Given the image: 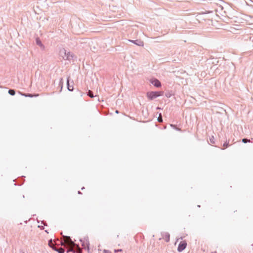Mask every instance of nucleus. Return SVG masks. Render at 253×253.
<instances>
[{"instance_id": "f257e3e1", "label": "nucleus", "mask_w": 253, "mask_h": 253, "mask_svg": "<svg viewBox=\"0 0 253 253\" xmlns=\"http://www.w3.org/2000/svg\"><path fill=\"white\" fill-rule=\"evenodd\" d=\"M162 95L163 92L162 91H148L146 94L147 98L150 100H152Z\"/></svg>"}, {"instance_id": "f03ea898", "label": "nucleus", "mask_w": 253, "mask_h": 253, "mask_svg": "<svg viewBox=\"0 0 253 253\" xmlns=\"http://www.w3.org/2000/svg\"><path fill=\"white\" fill-rule=\"evenodd\" d=\"M61 244L64 246L66 244L68 247H73L74 245H76V244L72 241L70 237L67 236H64V240L61 242Z\"/></svg>"}, {"instance_id": "7ed1b4c3", "label": "nucleus", "mask_w": 253, "mask_h": 253, "mask_svg": "<svg viewBox=\"0 0 253 253\" xmlns=\"http://www.w3.org/2000/svg\"><path fill=\"white\" fill-rule=\"evenodd\" d=\"M80 241L82 243L83 248L84 249H87L89 250V243L88 237H84V239H81Z\"/></svg>"}, {"instance_id": "20e7f679", "label": "nucleus", "mask_w": 253, "mask_h": 253, "mask_svg": "<svg viewBox=\"0 0 253 253\" xmlns=\"http://www.w3.org/2000/svg\"><path fill=\"white\" fill-rule=\"evenodd\" d=\"M187 246V243L185 241L181 242L178 245L177 251L179 252L183 251Z\"/></svg>"}, {"instance_id": "39448f33", "label": "nucleus", "mask_w": 253, "mask_h": 253, "mask_svg": "<svg viewBox=\"0 0 253 253\" xmlns=\"http://www.w3.org/2000/svg\"><path fill=\"white\" fill-rule=\"evenodd\" d=\"M150 83L155 87H160L161 86V83L159 80L157 79H152Z\"/></svg>"}, {"instance_id": "423d86ee", "label": "nucleus", "mask_w": 253, "mask_h": 253, "mask_svg": "<svg viewBox=\"0 0 253 253\" xmlns=\"http://www.w3.org/2000/svg\"><path fill=\"white\" fill-rule=\"evenodd\" d=\"M129 42L133 43L134 44L140 46H143L144 45V42L143 41H142L140 40H129Z\"/></svg>"}, {"instance_id": "0eeeda50", "label": "nucleus", "mask_w": 253, "mask_h": 253, "mask_svg": "<svg viewBox=\"0 0 253 253\" xmlns=\"http://www.w3.org/2000/svg\"><path fill=\"white\" fill-rule=\"evenodd\" d=\"M162 238L166 241L167 242H169L170 240V235L168 232H163L162 233Z\"/></svg>"}, {"instance_id": "6e6552de", "label": "nucleus", "mask_w": 253, "mask_h": 253, "mask_svg": "<svg viewBox=\"0 0 253 253\" xmlns=\"http://www.w3.org/2000/svg\"><path fill=\"white\" fill-rule=\"evenodd\" d=\"M64 53L65 54V56H63V59L65 60H71L72 58H73V56L72 55H71L70 52H68V53H66V51L64 50Z\"/></svg>"}, {"instance_id": "1a4fd4ad", "label": "nucleus", "mask_w": 253, "mask_h": 253, "mask_svg": "<svg viewBox=\"0 0 253 253\" xmlns=\"http://www.w3.org/2000/svg\"><path fill=\"white\" fill-rule=\"evenodd\" d=\"M74 247V253H82V251L78 244H76V245L73 246Z\"/></svg>"}, {"instance_id": "9d476101", "label": "nucleus", "mask_w": 253, "mask_h": 253, "mask_svg": "<svg viewBox=\"0 0 253 253\" xmlns=\"http://www.w3.org/2000/svg\"><path fill=\"white\" fill-rule=\"evenodd\" d=\"M53 250L56 251L58 253H64L65 252L64 249L61 247H56V248H53Z\"/></svg>"}, {"instance_id": "9b49d317", "label": "nucleus", "mask_w": 253, "mask_h": 253, "mask_svg": "<svg viewBox=\"0 0 253 253\" xmlns=\"http://www.w3.org/2000/svg\"><path fill=\"white\" fill-rule=\"evenodd\" d=\"M67 88H68V89L69 91H73V89H74L73 85H70V84L69 83V77H68V79H67Z\"/></svg>"}, {"instance_id": "f8f14e48", "label": "nucleus", "mask_w": 253, "mask_h": 253, "mask_svg": "<svg viewBox=\"0 0 253 253\" xmlns=\"http://www.w3.org/2000/svg\"><path fill=\"white\" fill-rule=\"evenodd\" d=\"M36 42L37 44L39 46H40L41 48L44 47V45L42 43L41 41L40 40V39L39 38L36 39Z\"/></svg>"}, {"instance_id": "ddd939ff", "label": "nucleus", "mask_w": 253, "mask_h": 253, "mask_svg": "<svg viewBox=\"0 0 253 253\" xmlns=\"http://www.w3.org/2000/svg\"><path fill=\"white\" fill-rule=\"evenodd\" d=\"M48 245L52 249L53 248H56V246L54 244V243L53 242V241L52 239H50L48 241Z\"/></svg>"}, {"instance_id": "4468645a", "label": "nucleus", "mask_w": 253, "mask_h": 253, "mask_svg": "<svg viewBox=\"0 0 253 253\" xmlns=\"http://www.w3.org/2000/svg\"><path fill=\"white\" fill-rule=\"evenodd\" d=\"M8 93L10 94L11 95H14L15 94V91L14 89H9L8 90Z\"/></svg>"}, {"instance_id": "2eb2a0df", "label": "nucleus", "mask_w": 253, "mask_h": 253, "mask_svg": "<svg viewBox=\"0 0 253 253\" xmlns=\"http://www.w3.org/2000/svg\"><path fill=\"white\" fill-rule=\"evenodd\" d=\"M242 141L243 143H247L248 142H251V140L250 139H248L247 138H243L242 139Z\"/></svg>"}, {"instance_id": "dca6fc26", "label": "nucleus", "mask_w": 253, "mask_h": 253, "mask_svg": "<svg viewBox=\"0 0 253 253\" xmlns=\"http://www.w3.org/2000/svg\"><path fill=\"white\" fill-rule=\"evenodd\" d=\"M87 95L89 96L91 98H93L94 97L93 93L92 91L89 90L87 92Z\"/></svg>"}, {"instance_id": "f3484780", "label": "nucleus", "mask_w": 253, "mask_h": 253, "mask_svg": "<svg viewBox=\"0 0 253 253\" xmlns=\"http://www.w3.org/2000/svg\"><path fill=\"white\" fill-rule=\"evenodd\" d=\"M158 121L160 123L163 122V119H162V115H161V114L159 115V117L158 118Z\"/></svg>"}, {"instance_id": "a211bd4d", "label": "nucleus", "mask_w": 253, "mask_h": 253, "mask_svg": "<svg viewBox=\"0 0 253 253\" xmlns=\"http://www.w3.org/2000/svg\"><path fill=\"white\" fill-rule=\"evenodd\" d=\"M210 141L211 143L214 144V138L213 136H212L211 138H210Z\"/></svg>"}, {"instance_id": "6ab92c4d", "label": "nucleus", "mask_w": 253, "mask_h": 253, "mask_svg": "<svg viewBox=\"0 0 253 253\" xmlns=\"http://www.w3.org/2000/svg\"><path fill=\"white\" fill-rule=\"evenodd\" d=\"M71 247V248L67 250V253H68L69 252L73 253V252H74V248H72L73 247Z\"/></svg>"}, {"instance_id": "aec40b11", "label": "nucleus", "mask_w": 253, "mask_h": 253, "mask_svg": "<svg viewBox=\"0 0 253 253\" xmlns=\"http://www.w3.org/2000/svg\"><path fill=\"white\" fill-rule=\"evenodd\" d=\"M229 146V141H226L224 144H223V146L225 147V148H227L228 146Z\"/></svg>"}, {"instance_id": "412c9836", "label": "nucleus", "mask_w": 253, "mask_h": 253, "mask_svg": "<svg viewBox=\"0 0 253 253\" xmlns=\"http://www.w3.org/2000/svg\"><path fill=\"white\" fill-rule=\"evenodd\" d=\"M60 84H61L62 85L63 84V80L62 78H61L60 80ZM62 88V86H61V88Z\"/></svg>"}, {"instance_id": "4be33fe9", "label": "nucleus", "mask_w": 253, "mask_h": 253, "mask_svg": "<svg viewBox=\"0 0 253 253\" xmlns=\"http://www.w3.org/2000/svg\"><path fill=\"white\" fill-rule=\"evenodd\" d=\"M23 95H25V96H28V97H32L33 95L31 94H23Z\"/></svg>"}, {"instance_id": "5701e85b", "label": "nucleus", "mask_w": 253, "mask_h": 253, "mask_svg": "<svg viewBox=\"0 0 253 253\" xmlns=\"http://www.w3.org/2000/svg\"><path fill=\"white\" fill-rule=\"evenodd\" d=\"M103 253H111L109 250H104Z\"/></svg>"}, {"instance_id": "b1692460", "label": "nucleus", "mask_w": 253, "mask_h": 253, "mask_svg": "<svg viewBox=\"0 0 253 253\" xmlns=\"http://www.w3.org/2000/svg\"><path fill=\"white\" fill-rule=\"evenodd\" d=\"M122 249H118V250H114L115 253H118V252H122Z\"/></svg>"}, {"instance_id": "393cba45", "label": "nucleus", "mask_w": 253, "mask_h": 253, "mask_svg": "<svg viewBox=\"0 0 253 253\" xmlns=\"http://www.w3.org/2000/svg\"><path fill=\"white\" fill-rule=\"evenodd\" d=\"M19 253H25L23 251H20Z\"/></svg>"}, {"instance_id": "a878e982", "label": "nucleus", "mask_w": 253, "mask_h": 253, "mask_svg": "<svg viewBox=\"0 0 253 253\" xmlns=\"http://www.w3.org/2000/svg\"><path fill=\"white\" fill-rule=\"evenodd\" d=\"M78 194H82V193L81 192V191H78Z\"/></svg>"}, {"instance_id": "bb28decb", "label": "nucleus", "mask_w": 253, "mask_h": 253, "mask_svg": "<svg viewBox=\"0 0 253 253\" xmlns=\"http://www.w3.org/2000/svg\"><path fill=\"white\" fill-rule=\"evenodd\" d=\"M38 95H39V94H34V96H38Z\"/></svg>"}, {"instance_id": "cd10ccee", "label": "nucleus", "mask_w": 253, "mask_h": 253, "mask_svg": "<svg viewBox=\"0 0 253 253\" xmlns=\"http://www.w3.org/2000/svg\"><path fill=\"white\" fill-rule=\"evenodd\" d=\"M116 112L117 113H118V112H118V110H116Z\"/></svg>"}, {"instance_id": "c85d7f7f", "label": "nucleus", "mask_w": 253, "mask_h": 253, "mask_svg": "<svg viewBox=\"0 0 253 253\" xmlns=\"http://www.w3.org/2000/svg\"><path fill=\"white\" fill-rule=\"evenodd\" d=\"M84 189V187H83L82 188V189L83 190V189Z\"/></svg>"}, {"instance_id": "c756f323", "label": "nucleus", "mask_w": 253, "mask_h": 253, "mask_svg": "<svg viewBox=\"0 0 253 253\" xmlns=\"http://www.w3.org/2000/svg\"><path fill=\"white\" fill-rule=\"evenodd\" d=\"M211 253H216V252H212Z\"/></svg>"}]
</instances>
